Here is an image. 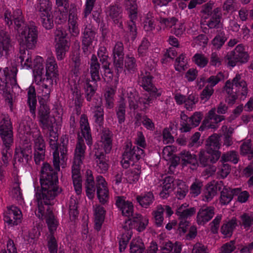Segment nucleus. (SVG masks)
Returning <instances> with one entry per match:
<instances>
[{"instance_id":"obj_1","label":"nucleus","mask_w":253,"mask_h":253,"mask_svg":"<svg viewBox=\"0 0 253 253\" xmlns=\"http://www.w3.org/2000/svg\"><path fill=\"white\" fill-rule=\"evenodd\" d=\"M50 168L46 165L40 178L41 188L35 187V197L38 202V209L36 215L40 218H45L50 234H53L58 226V222L49 207L47 206L46 211L43 205H51L55 197L60 190L57 186L58 179L54 172H51Z\"/></svg>"},{"instance_id":"obj_2","label":"nucleus","mask_w":253,"mask_h":253,"mask_svg":"<svg viewBox=\"0 0 253 253\" xmlns=\"http://www.w3.org/2000/svg\"><path fill=\"white\" fill-rule=\"evenodd\" d=\"M4 20L9 28L13 21L14 29L19 33L18 42L20 45L29 49L35 47L38 35L37 27L33 24L27 25L21 9H16L12 14L9 10H6L4 14Z\"/></svg>"},{"instance_id":"obj_3","label":"nucleus","mask_w":253,"mask_h":253,"mask_svg":"<svg viewBox=\"0 0 253 253\" xmlns=\"http://www.w3.org/2000/svg\"><path fill=\"white\" fill-rule=\"evenodd\" d=\"M62 139H63L62 145H60L59 146L57 142L58 140H50V141H48L50 147L54 151L53 152V163L54 169L49 164L44 163L41 171L40 178L42 177L43 168L46 165L50 168L51 172H54L57 177V172L60 170V166H61L63 168L64 167L65 161L67 160V144L68 140L66 137L65 139L64 138H62Z\"/></svg>"},{"instance_id":"obj_4","label":"nucleus","mask_w":253,"mask_h":253,"mask_svg":"<svg viewBox=\"0 0 253 253\" xmlns=\"http://www.w3.org/2000/svg\"><path fill=\"white\" fill-rule=\"evenodd\" d=\"M223 91L226 93V101L229 104H233L237 98L238 93L246 97L248 93L246 82L240 74H237L232 82L228 80L223 87Z\"/></svg>"},{"instance_id":"obj_5","label":"nucleus","mask_w":253,"mask_h":253,"mask_svg":"<svg viewBox=\"0 0 253 253\" xmlns=\"http://www.w3.org/2000/svg\"><path fill=\"white\" fill-rule=\"evenodd\" d=\"M17 69L15 66L6 67L2 71L0 69V94L5 98V101L11 108L12 105V97L10 88L7 86V80L11 84H15Z\"/></svg>"},{"instance_id":"obj_6","label":"nucleus","mask_w":253,"mask_h":253,"mask_svg":"<svg viewBox=\"0 0 253 253\" xmlns=\"http://www.w3.org/2000/svg\"><path fill=\"white\" fill-rule=\"evenodd\" d=\"M92 11L90 10L87 13L86 10H84L83 13V32L82 40L83 52L84 55L88 56L91 53V45L95 38L96 34L95 29L91 24L90 18L87 19V16L91 14Z\"/></svg>"},{"instance_id":"obj_7","label":"nucleus","mask_w":253,"mask_h":253,"mask_svg":"<svg viewBox=\"0 0 253 253\" xmlns=\"http://www.w3.org/2000/svg\"><path fill=\"white\" fill-rule=\"evenodd\" d=\"M249 58V54L245 51L242 44H238L233 50L228 52L225 57L228 65L232 67L235 66L238 62L241 64L248 62Z\"/></svg>"},{"instance_id":"obj_8","label":"nucleus","mask_w":253,"mask_h":253,"mask_svg":"<svg viewBox=\"0 0 253 253\" xmlns=\"http://www.w3.org/2000/svg\"><path fill=\"white\" fill-rule=\"evenodd\" d=\"M153 77L151 73L147 71L141 72L138 80V84L145 91L148 92L155 98L160 96L162 91L158 89L153 83Z\"/></svg>"},{"instance_id":"obj_9","label":"nucleus","mask_w":253,"mask_h":253,"mask_svg":"<svg viewBox=\"0 0 253 253\" xmlns=\"http://www.w3.org/2000/svg\"><path fill=\"white\" fill-rule=\"evenodd\" d=\"M66 34L61 30H57L55 33L56 57L58 60H62L65 56L69 48L68 42L66 39Z\"/></svg>"},{"instance_id":"obj_10","label":"nucleus","mask_w":253,"mask_h":253,"mask_svg":"<svg viewBox=\"0 0 253 253\" xmlns=\"http://www.w3.org/2000/svg\"><path fill=\"white\" fill-rule=\"evenodd\" d=\"M13 48L11 36L5 29L0 28V56L7 58Z\"/></svg>"},{"instance_id":"obj_11","label":"nucleus","mask_w":253,"mask_h":253,"mask_svg":"<svg viewBox=\"0 0 253 253\" xmlns=\"http://www.w3.org/2000/svg\"><path fill=\"white\" fill-rule=\"evenodd\" d=\"M215 111V108H212L208 112L202 125L199 128L200 130H203L204 127L207 129H216L218 127V124L224 120L225 117L224 116L216 114Z\"/></svg>"},{"instance_id":"obj_12","label":"nucleus","mask_w":253,"mask_h":253,"mask_svg":"<svg viewBox=\"0 0 253 253\" xmlns=\"http://www.w3.org/2000/svg\"><path fill=\"white\" fill-rule=\"evenodd\" d=\"M114 65L117 73L124 70V47L123 42H117L113 49Z\"/></svg>"},{"instance_id":"obj_13","label":"nucleus","mask_w":253,"mask_h":253,"mask_svg":"<svg viewBox=\"0 0 253 253\" xmlns=\"http://www.w3.org/2000/svg\"><path fill=\"white\" fill-rule=\"evenodd\" d=\"M25 141L19 149L16 148L15 150L14 159L20 163H27L32 158L31 144L28 140Z\"/></svg>"},{"instance_id":"obj_14","label":"nucleus","mask_w":253,"mask_h":253,"mask_svg":"<svg viewBox=\"0 0 253 253\" xmlns=\"http://www.w3.org/2000/svg\"><path fill=\"white\" fill-rule=\"evenodd\" d=\"M199 161L200 165L206 167L210 164L215 163L221 157V152L219 151H213L209 152L208 150H200L199 154Z\"/></svg>"},{"instance_id":"obj_15","label":"nucleus","mask_w":253,"mask_h":253,"mask_svg":"<svg viewBox=\"0 0 253 253\" xmlns=\"http://www.w3.org/2000/svg\"><path fill=\"white\" fill-rule=\"evenodd\" d=\"M116 205L122 211L123 216L127 217L131 221V218L135 215L133 214L134 207L132 203L128 201H126L124 196L116 197Z\"/></svg>"},{"instance_id":"obj_16","label":"nucleus","mask_w":253,"mask_h":253,"mask_svg":"<svg viewBox=\"0 0 253 253\" xmlns=\"http://www.w3.org/2000/svg\"><path fill=\"white\" fill-rule=\"evenodd\" d=\"M0 135L2 141L13 142L12 126L8 116H4L0 122Z\"/></svg>"},{"instance_id":"obj_17","label":"nucleus","mask_w":253,"mask_h":253,"mask_svg":"<svg viewBox=\"0 0 253 253\" xmlns=\"http://www.w3.org/2000/svg\"><path fill=\"white\" fill-rule=\"evenodd\" d=\"M96 193L99 202L104 204L109 199V191L107 186V182L101 175L96 177Z\"/></svg>"},{"instance_id":"obj_18","label":"nucleus","mask_w":253,"mask_h":253,"mask_svg":"<svg viewBox=\"0 0 253 253\" xmlns=\"http://www.w3.org/2000/svg\"><path fill=\"white\" fill-rule=\"evenodd\" d=\"M22 212L16 206H11L7 208L4 214V221L11 225H16L21 221Z\"/></svg>"},{"instance_id":"obj_19","label":"nucleus","mask_w":253,"mask_h":253,"mask_svg":"<svg viewBox=\"0 0 253 253\" xmlns=\"http://www.w3.org/2000/svg\"><path fill=\"white\" fill-rule=\"evenodd\" d=\"M215 208L212 206H203L198 211L197 223L198 225H204L209 222L214 215Z\"/></svg>"},{"instance_id":"obj_20","label":"nucleus","mask_w":253,"mask_h":253,"mask_svg":"<svg viewBox=\"0 0 253 253\" xmlns=\"http://www.w3.org/2000/svg\"><path fill=\"white\" fill-rule=\"evenodd\" d=\"M43 59L40 56H37L33 62V74L35 83L40 84L42 81L44 82L45 79L43 77L44 73Z\"/></svg>"},{"instance_id":"obj_21","label":"nucleus","mask_w":253,"mask_h":253,"mask_svg":"<svg viewBox=\"0 0 253 253\" xmlns=\"http://www.w3.org/2000/svg\"><path fill=\"white\" fill-rule=\"evenodd\" d=\"M221 9L216 7L213 10V12L210 16L209 20L207 22V25L210 29H219L222 28Z\"/></svg>"},{"instance_id":"obj_22","label":"nucleus","mask_w":253,"mask_h":253,"mask_svg":"<svg viewBox=\"0 0 253 253\" xmlns=\"http://www.w3.org/2000/svg\"><path fill=\"white\" fill-rule=\"evenodd\" d=\"M178 160L181 161L184 166H186L188 164L191 165V169L193 170L196 169L198 166L196 156L191 154L186 150H182L178 154Z\"/></svg>"},{"instance_id":"obj_23","label":"nucleus","mask_w":253,"mask_h":253,"mask_svg":"<svg viewBox=\"0 0 253 253\" xmlns=\"http://www.w3.org/2000/svg\"><path fill=\"white\" fill-rule=\"evenodd\" d=\"M19 58L20 60L21 65L23 68L27 69L32 68L33 61L32 52L26 46L20 45Z\"/></svg>"},{"instance_id":"obj_24","label":"nucleus","mask_w":253,"mask_h":253,"mask_svg":"<svg viewBox=\"0 0 253 253\" xmlns=\"http://www.w3.org/2000/svg\"><path fill=\"white\" fill-rule=\"evenodd\" d=\"M80 124L81 133L85 139L87 145L88 146L91 145L92 139L91 130L89 126L87 117L84 114L81 115Z\"/></svg>"},{"instance_id":"obj_25","label":"nucleus","mask_w":253,"mask_h":253,"mask_svg":"<svg viewBox=\"0 0 253 253\" xmlns=\"http://www.w3.org/2000/svg\"><path fill=\"white\" fill-rule=\"evenodd\" d=\"M223 185L222 181H218L215 184H208L206 187L203 195V200L206 202L211 201L216 195L217 190H220Z\"/></svg>"},{"instance_id":"obj_26","label":"nucleus","mask_w":253,"mask_h":253,"mask_svg":"<svg viewBox=\"0 0 253 253\" xmlns=\"http://www.w3.org/2000/svg\"><path fill=\"white\" fill-rule=\"evenodd\" d=\"M124 153L126 156V159L128 158L130 159L132 161V164H134L135 162H137L144 156V151L143 149L138 146L129 147L128 145H126Z\"/></svg>"},{"instance_id":"obj_27","label":"nucleus","mask_w":253,"mask_h":253,"mask_svg":"<svg viewBox=\"0 0 253 253\" xmlns=\"http://www.w3.org/2000/svg\"><path fill=\"white\" fill-rule=\"evenodd\" d=\"M113 133L108 128L103 127L101 130L100 140L98 142L104 146L106 153H109L112 149Z\"/></svg>"},{"instance_id":"obj_28","label":"nucleus","mask_w":253,"mask_h":253,"mask_svg":"<svg viewBox=\"0 0 253 253\" xmlns=\"http://www.w3.org/2000/svg\"><path fill=\"white\" fill-rule=\"evenodd\" d=\"M237 225V220L235 217H232L229 220H224L221 226L220 232L225 238H230L232 236Z\"/></svg>"},{"instance_id":"obj_29","label":"nucleus","mask_w":253,"mask_h":253,"mask_svg":"<svg viewBox=\"0 0 253 253\" xmlns=\"http://www.w3.org/2000/svg\"><path fill=\"white\" fill-rule=\"evenodd\" d=\"M86 146L84 140L82 137L79 136L75 150L74 161L77 163H83L85 157Z\"/></svg>"},{"instance_id":"obj_30","label":"nucleus","mask_w":253,"mask_h":253,"mask_svg":"<svg viewBox=\"0 0 253 253\" xmlns=\"http://www.w3.org/2000/svg\"><path fill=\"white\" fill-rule=\"evenodd\" d=\"M188 206L186 203H184L177 207L175 214L178 219H188L195 213L196 209L194 207L188 208Z\"/></svg>"},{"instance_id":"obj_31","label":"nucleus","mask_w":253,"mask_h":253,"mask_svg":"<svg viewBox=\"0 0 253 253\" xmlns=\"http://www.w3.org/2000/svg\"><path fill=\"white\" fill-rule=\"evenodd\" d=\"M85 174L86 180L85 187L86 189V194L89 199H92L94 196L96 190L94 178L92 175V171L89 169H87L86 171Z\"/></svg>"},{"instance_id":"obj_32","label":"nucleus","mask_w":253,"mask_h":253,"mask_svg":"<svg viewBox=\"0 0 253 253\" xmlns=\"http://www.w3.org/2000/svg\"><path fill=\"white\" fill-rule=\"evenodd\" d=\"M74 11L73 9L69 11L68 30L71 36L77 37L80 33V30L78 28L77 16Z\"/></svg>"},{"instance_id":"obj_33","label":"nucleus","mask_w":253,"mask_h":253,"mask_svg":"<svg viewBox=\"0 0 253 253\" xmlns=\"http://www.w3.org/2000/svg\"><path fill=\"white\" fill-rule=\"evenodd\" d=\"M28 100L27 103L30 108L31 114L36 116V108L37 106V97L35 86L31 85L27 89Z\"/></svg>"},{"instance_id":"obj_34","label":"nucleus","mask_w":253,"mask_h":253,"mask_svg":"<svg viewBox=\"0 0 253 253\" xmlns=\"http://www.w3.org/2000/svg\"><path fill=\"white\" fill-rule=\"evenodd\" d=\"M33 141H34V150H39L45 149V144L40 129L35 128L31 131Z\"/></svg>"},{"instance_id":"obj_35","label":"nucleus","mask_w":253,"mask_h":253,"mask_svg":"<svg viewBox=\"0 0 253 253\" xmlns=\"http://www.w3.org/2000/svg\"><path fill=\"white\" fill-rule=\"evenodd\" d=\"M90 69L92 82H97L100 81V64L98 62L97 58L94 54L92 55L91 58Z\"/></svg>"},{"instance_id":"obj_36","label":"nucleus","mask_w":253,"mask_h":253,"mask_svg":"<svg viewBox=\"0 0 253 253\" xmlns=\"http://www.w3.org/2000/svg\"><path fill=\"white\" fill-rule=\"evenodd\" d=\"M69 82L72 93V99L74 101L75 105H82L83 98L79 84L76 83L73 84V80H70Z\"/></svg>"},{"instance_id":"obj_37","label":"nucleus","mask_w":253,"mask_h":253,"mask_svg":"<svg viewBox=\"0 0 253 253\" xmlns=\"http://www.w3.org/2000/svg\"><path fill=\"white\" fill-rule=\"evenodd\" d=\"M57 67L54 57L52 56H49L46 64V75L47 76L46 81H48V77H56L58 75Z\"/></svg>"},{"instance_id":"obj_38","label":"nucleus","mask_w":253,"mask_h":253,"mask_svg":"<svg viewBox=\"0 0 253 253\" xmlns=\"http://www.w3.org/2000/svg\"><path fill=\"white\" fill-rule=\"evenodd\" d=\"M94 211L95 228L97 230H99L104 220L105 211L103 207L99 205H95L94 207Z\"/></svg>"},{"instance_id":"obj_39","label":"nucleus","mask_w":253,"mask_h":253,"mask_svg":"<svg viewBox=\"0 0 253 253\" xmlns=\"http://www.w3.org/2000/svg\"><path fill=\"white\" fill-rule=\"evenodd\" d=\"M136 200L142 207L147 208L154 201V196L152 192H147L137 196Z\"/></svg>"},{"instance_id":"obj_40","label":"nucleus","mask_w":253,"mask_h":253,"mask_svg":"<svg viewBox=\"0 0 253 253\" xmlns=\"http://www.w3.org/2000/svg\"><path fill=\"white\" fill-rule=\"evenodd\" d=\"M126 97L127 98L129 108L130 110H136L138 108V93L132 88H127L126 90Z\"/></svg>"},{"instance_id":"obj_41","label":"nucleus","mask_w":253,"mask_h":253,"mask_svg":"<svg viewBox=\"0 0 253 253\" xmlns=\"http://www.w3.org/2000/svg\"><path fill=\"white\" fill-rule=\"evenodd\" d=\"M96 82H92L90 80H86L84 84V95L87 101H91L97 89Z\"/></svg>"},{"instance_id":"obj_42","label":"nucleus","mask_w":253,"mask_h":253,"mask_svg":"<svg viewBox=\"0 0 253 253\" xmlns=\"http://www.w3.org/2000/svg\"><path fill=\"white\" fill-rule=\"evenodd\" d=\"M52 4L50 0H39L37 6V10L39 15L52 13Z\"/></svg>"},{"instance_id":"obj_43","label":"nucleus","mask_w":253,"mask_h":253,"mask_svg":"<svg viewBox=\"0 0 253 253\" xmlns=\"http://www.w3.org/2000/svg\"><path fill=\"white\" fill-rule=\"evenodd\" d=\"M32 119L28 116L24 117L19 123L18 131L21 135L28 134L31 132L33 125Z\"/></svg>"},{"instance_id":"obj_44","label":"nucleus","mask_w":253,"mask_h":253,"mask_svg":"<svg viewBox=\"0 0 253 253\" xmlns=\"http://www.w3.org/2000/svg\"><path fill=\"white\" fill-rule=\"evenodd\" d=\"M80 53V45L77 44V49L73 51L71 56V60L74 63V68L72 69V72L77 76L81 70V58Z\"/></svg>"},{"instance_id":"obj_45","label":"nucleus","mask_w":253,"mask_h":253,"mask_svg":"<svg viewBox=\"0 0 253 253\" xmlns=\"http://www.w3.org/2000/svg\"><path fill=\"white\" fill-rule=\"evenodd\" d=\"M219 140V136L217 134H214L208 138L206 145L209 152L218 151L221 146Z\"/></svg>"},{"instance_id":"obj_46","label":"nucleus","mask_w":253,"mask_h":253,"mask_svg":"<svg viewBox=\"0 0 253 253\" xmlns=\"http://www.w3.org/2000/svg\"><path fill=\"white\" fill-rule=\"evenodd\" d=\"M233 189L224 187L221 191L219 203L221 205H227L232 200L234 194Z\"/></svg>"},{"instance_id":"obj_47","label":"nucleus","mask_w":253,"mask_h":253,"mask_svg":"<svg viewBox=\"0 0 253 253\" xmlns=\"http://www.w3.org/2000/svg\"><path fill=\"white\" fill-rule=\"evenodd\" d=\"M13 142L3 141L2 148L1 149V159L3 164L7 165L12 158V150L11 146Z\"/></svg>"},{"instance_id":"obj_48","label":"nucleus","mask_w":253,"mask_h":253,"mask_svg":"<svg viewBox=\"0 0 253 253\" xmlns=\"http://www.w3.org/2000/svg\"><path fill=\"white\" fill-rule=\"evenodd\" d=\"M131 222L136 223L137 230L139 232L144 230L148 224V218L146 216H143L138 213H135V215L131 218Z\"/></svg>"},{"instance_id":"obj_49","label":"nucleus","mask_w":253,"mask_h":253,"mask_svg":"<svg viewBox=\"0 0 253 253\" xmlns=\"http://www.w3.org/2000/svg\"><path fill=\"white\" fill-rule=\"evenodd\" d=\"M126 9L129 13L130 19H136L137 18V5L135 0H125Z\"/></svg>"},{"instance_id":"obj_50","label":"nucleus","mask_w":253,"mask_h":253,"mask_svg":"<svg viewBox=\"0 0 253 253\" xmlns=\"http://www.w3.org/2000/svg\"><path fill=\"white\" fill-rule=\"evenodd\" d=\"M145 246L141 239L137 238L133 239L129 245L130 253H143Z\"/></svg>"},{"instance_id":"obj_51","label":"nucleus","mask_w":253,"mask_h":253,"mask_svg":"<svg viewBox=\"0 0 253 253\" xmlns=\"http://www.w3.org/2000/svg\"><path fill=\"white\" fill-rule=\"evenodd\" d=\"M126 105L124 98L119 102L116 109V113L119 124H122L126 120Z\"/></svg>"},{"instance_id":"obj_52","label":"nucleus","mask_w":253,"mask_h":253,"mask_svg":"<svg viewBox=\"0 0 253 253\" xmlns=\"http://www.w3.org/2000/svg\"><path fill=\"white\" fill-rule=\"evenodd\" d=\"M225 32L220 30L218 31L215 37L211 41V43L215 49H219L227 41Z\"/></svg>"},{"instance_id":"obj_53","label":"nucleus","mask_w":253,"mask_h":253,"mask_svg":"<svg viewBox=\"0 0 253 253\" xmlns=\"http://www.w3.org/2000/svg\"><path fill=\"white\" fill-rule=\"evenodd\" d=\"M203 118V114L201 112H196L190 117L189 119V124L187 123L186 129L184 130V132H188L191 130L193 127L198 126L201 122Z\"/></svg>"},{"instance_id":"obj_54","label":"nucleus","mask_w":253,"mask_h":253,"mask_svg":"<svg viewBox=\"0 0 253 253\" xmlns=\"http://www.w3.org/2000/svg\"><path fill=\"white\" fill-rule=\"evenodd\" d=\"M39 126L42 129H50L53 128L55 122L54 117L50 116L39 118Z\"/></svg>"},{"instance_id":"obj_55","label":"nucleus","mask_w":253,"mask_h":253,"mask_svg":"<svg viewBox=\"0 0 253 253\" xmlns=\"http://www.w3.org/2000/svg\"><path fill=\"white\" fill-rule=\"evenodd\" d=\"M141 173L140 169L138 166L137 168H135L133 169L127 170L126 172V179L127 182L131 183L135 182L138 180Z\"/></svg>"},{"instance_id":"obj_56","label":"nucleus","mask_w":253,"mask_h":253,"mask_svg":"<svg viewBox=\"0 0 253 253\" xmlns=\"http://www.w3.org/2000/svg\"><path fill=\"white\" fill-rule=\"evenodd\" d=\"M241 154L248 155L249 159L253 157V147L250 139L245 141L240 146Z\"/></svg>"},{"instance_id":"obj_57","label":"nucleus","mask_w":253,"mask_h":253,"mask_svg":"<svg viewBox=\"0 0 253 253\" xmlns=\"http://www.w3.org/2000/svg\"><path fill=\"white\" fill-rule=\"evenodd\" d=\"M93 110V118L95 122L99 126H101L104 122V110L100 106L97 105L93 108L91 107Z\"/></svg>"},{"instance_id":"obj_58","label":"nucleus","mask_w":253,"mask_h":253,"mask_svg":"<svg viewBox=\"0 0 253 253\" xmlns=\"http://www.w3.org/2000/svg\"><path fill=\"white\" fill-rule=\"evenodd\" d=\"M153 98H155L154 96L149 93L145 95L144 97H139L138 99V108H140V110L143 111L148 109L150 104L152 103Z\"/></svg>"},{"instance_id":"obj_59","label":"nucleus","mask_w":253,"mask_h":253,"mask_svg":"<svg viewBox=\"0 0 253 253\" xmlns=\"http://www.w3.org/2000/svg\"><path fill=\"white\" fill-rule=\"evenodd\" d=\"M41 22L42 26L46 30H50L53 27V14H48L39 15Z\"/></svg>"},{"instance_id":"obj_60","label":"nucleus","mask_w":253,"mask_h":253,"mask_svg":"<svg viewBox=\"0 0 253 253\" xmlns=\"http://www.w3.org/2000/svg\"><path fill=\"white\" fill-rule=\"evenodd\" d=\"M224 74L222 72H219L215 75L211 76L206 80V82L209 84L207 85L208 86H210L211 88H213V87L218 83L224 81Z\"/></svg>"},{"instance_id":"obj_61","label":"nucleus","mask_w":253,"mask_h":253,"mask_svg":"<svg viewBox=\"0 0 253 253\" xmlns=\"http://www.w3.org/2000/svg\"><path fill=\"white\" fill-rule=\"evenodd\" d=\"M220 161L222 162H231L233 164H237L239 161L238 153L235 151H231L222 154Z\"/></svg>"},{"instance_id":"obj_62","label":"nucleus","mask_w":253,"mask_h":253,"mask_svg":"<svg viewBox=\"0 0 253 253\" xmlns=\"http://www.w3.org/2000/svg\"><path fill=\"white\" fill-rule=\"evenodd\" d=\"M132 235V231L131 230H127L123 234L119 241V250L120 252H123L126 249Z\"/></svg>"},{"instance_id":"obj_63","label":"nucleus","mask_w":253,"mask_h":253,"mask_svg":"<svg viewBox=\"0 0 253 253\" xmlns=\"http://www.w3.org/2000/svg\"><path fill=\"white\" fill-rule=\"evenodd\" d=\"M240 218V223L245 229L248 230L253 225V213H244Z\"/></svg>"},{"instance_id":"obj_64","label":"nucleus","mask_w":253,"mask_h":253,"mask_svg":"<svg viewBox=\"0 0 253 253\" xmlns=\"http://www.w3.org/2000/svg\"><path fill=\"white\" fill-rule=\"evenodd\" d=\"M198 101V96L195 93H191L186 97L185 107L188 110H192Z\"/></svg>"}]
</instances>
